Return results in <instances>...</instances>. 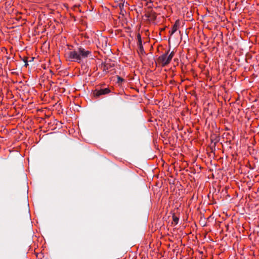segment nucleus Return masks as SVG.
Masks as SVG:
<instances>
[{
    "label": "nucleus",
    "instance_id": "f257e3e1",
    "mask_svg": "<svg viewBox=\"0 0 259 259\" xmlns=\"http://www.w3.org/2000/svg\"><path fill=\"white\" fill-rule=\"evenodd\" d=\"M93 56L91 50L85 49L83 48L79 47L72 51L69 52L68 54V58L71 61H75L78 63L81 62L84 59L91 58Z\"/></svg>",
    "mask_w": 259,
    "mask_h": 259
},
{
    "label": "nucleus",
    "instance_id": "f03ea898",
    "mask_svg": "<svg viewBox=\"0 0 259 259\" xmlns=\"http://www.w3.org/2000/svg\"><path fill=\"white\" fill-rule=\"evenodd\" d=\"M173 56V52H171L169 54L166 53L159 56L157 61L161 66H164L169 63Z\"/></svg>",
    "mask_w": 259,
    "mask_h": 259
},
{
    "label": "nucleus",
    "instance_id": "7ed1b4c3",
    "mask_svg": "<svg viewBox=\"0 0 259 259\" xmlns=\"http://www.w3.org/2000/svg\"><path fill=\"white\" fill-rule=\"evenodd\" d=\"M109 90L108 88L101 89L98 91H96L94 94L96 96H99L102 95L107 94L109 93Z\"/></svg>",
    "mask_w": 259,
    "mask_h": 259
},
{
    "label": "nucleus",
    "instance_id": "20e7f679",
    "mask_svg": "<svg viewBox=\"0 0 259 259\" xmlns=\"http://www.w3.org/2000/svg\"><path fill=\"white\" fill-rule=\"evenodd\" d=\"M179 21L178 20L176 21L175 24L174 25L171 31L170 32V35H172L174 33H175L179 26Z\"/></svg>",
    "mask_w": 259,
    "mask_h": 259
},
{
    "label": "nucleus",
    "instance_id": "39448f33",
    "mask_svg": "<svg viewBox=\"0 0 259 259\" xmlns=\"http://www.w3.org/2000/svg\"><path fill=\"white\" fill-rule=\"evenodd\" d=\"M139 46V49L140 51L142 53L144 51L143 47L142 44V42L141 43L138 44Z\"/></svg>",
    "mask_w": 259,
    "mask_h": 259
},
{
    "label": "nucleus",
    "instance_id": "423d86ee",
    "mask_svg": "<svg viewBox=\"0 0 259 259\" xmlns=\"http://www.w3.org/2000/svg\"><path fill=\"white\" fill-rule=\"evenodd\" d=\"M137 38H138V44L141 43L142 42V40H141V35L140 34H138Z\"/></svg>",
    "mask_w": 259,
    "mask_h": 259
},
{
    "label": "nucleus",
    "instance_id": "0eeeda50",
    "mask_svg": "<svg viewBox=\"0 0 259 259\" xmlns=\"http://www.w3.org/2000/svg\"><path fill=\"white\" fill-rule=\"evenodd\" d=\"M174 221L177 224L178 222V219L177 218H174Z\"/></svg>",
    "mask_w": 259,
    "mask_h": 259
},
{
    "label": "nucleus",
    "instance_id": "6e6552de",
    "mask_svg": "<svg viewBox=\"0 0 259 259\" xmlns=\"http://www.w3.org/2000/svg\"><path fill=\"white\" fill-rule=\"evenodd\" d=\"M118 81H119V80L122 81V78H120V77H118Z\"/></svg>",
    "mask_w": 259,
    "mask_h": 259
},
{
    "label": "nucleus",
    "instance_id": "1a4fd4ad",
    "mask_svg": "<svg viewBox=\"0 0 259 259\" xmlns=\"http://www.w3.org/2000/svg\"><path fill=\"white\" fill-rule=\"evenodd\" d=\"M27 65H28L27 62H25V66H27Z\"/></svg>",
    "mask_w": 259,
    "mask_h": 259
}]
</instances>
